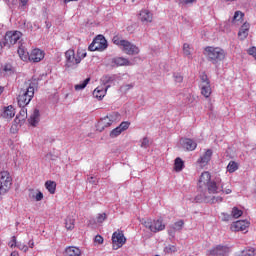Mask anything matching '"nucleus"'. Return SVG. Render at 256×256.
<instances>
[{"mask_svg":"<svg viewBox=\"0 0 256 256\" xmlns=\"http://www.w3.org/2000/svg\"><path fill=\"white\" fill-rule=\"evenodd\" d=\"M112 63H114L116 67H129V65H131V61L123 57L113 58Z\"/></svg>","mask_w":256,"mask_h":256,"instance_id":"22","label":"nucleus"},{"mask_svg":"<svg viewBox=\"0 0 256 256\" xmlns=\"http://www.w3.org/2000/svg\"><path fill=\"white\" fill-rule=\"evenodd\" d=\"M28 245H29L30 249H33V247H35V242L33 240H30L28 242Z\"/></svg>","mask_w":256,"mask_h":256,"instance_id":"54","label":"nucleus"},{"mask_svg":"<svg viewBox=\"0 0 256 256\" xmlns=\"http://www.w3.org/2000/svg\"><path fill=\"white\" fill-rule=\"evenodd\" d=\"M182 146L187 151H195L197 149V143L190 138L183 139Z\"/></svg>","mask_w":256,"mask_h":256,"instance_id":"21","label":"nucleus"},{"mask_svg":"<svg viewBox=\"0 0 256 256\" xmlns=\"http://www.w3.org/2000/svg\"><path fill=\"white\" fill-rule=\"evenodd\" d=\"M17 53L21 59V61H29V52L27 51V48H25V45L20 44L17 50Z\"/></svg>","mask_w":256,"mask_h":256,"instance_id":"24","label":"nucleus"},{"mask_svg":"<svg viewBox=\"0 0 256 256\" xmlns=\"http://www.w3.org/2000/svg\"><path fill=\"white\" fill-rule=\"evenodd\" d=\"M106 220H107V214L106 213L98 214V216L96 217L97 223H103Z\"/></svg>","mask_w":256,"mask_h":256,"instance_id":"39","label":"nucleus"},{"mask_svg":"<svg viewBox=\"0 0 256 256\" xmlns=\"http://www.w3.org/2000/svg\"><path fill=\"white\" fill-rule=\"evenodd\" d=\"M142 225L151 231V233H159V231H164L165 224H163V218L151 219L147 218L146 220H142Z\"/></svg>","mask_w":256,"mask_h":256,"instance_id":"7","label":"nucleus"},{"mask_svg":"<svg viewBox=\"0 0 256 256\" xmlns=\"http://www.w3.org/2000/svg\"><path fill=\"white\" fill-rule=\"evenodd\" d=\"M250 27H251L250 24L247 23V22H245L241 26V28H240V30L238 32V37H239V39H241V41H244V39H247V37L249 36V29H250Z\"/></svg>","mask_w":256,"mask_h":256,"instance_id":"20","label":"nucleus"},{"mask_svg":"<svg viewBox=\"0 0 256 256\" xmlns=\"http://www.w3.org/2000/svg\"><path fill=\"white\" fill-rule=\"evenodd\" d=\"M117 121H121V114H119V112H112L99 120L96 126L97 131L100 133L105 131L107 127H111V125L117 123Z\"/></svg>","mask_w":256,"mask_h":256,"instance_id":"5","label":"nucleus"},{"mask_svg":"<svg viewBox=\"0 0 256 256\" xmlns=\"http://www.w3.org/2000/svg\"><path fill=\"white\" fill-rule=\"evenodd\" d=\"M21 37H23V33L20 31H8L5 34V41L8 44V49L11 47V45H15L18 41H20Z\"/></svg>","mask_w":256,"mask_h":256,"instance_id":"10","label":"nucleus"},{"mask_svg":"<svg viewBox=\"0 0 256 256\" xmlns=\"http://www.w3.org/2000/svg\"><path fill=\"white\" fill-rule=\"evenodd\" d=\"M67 256H81V249L75 246H69L65 249Z\"/></svg>","mask_w":256,"mask_h":256,"instance_id":"27","label":"nucleus"},{"mask_svg":"<svg viewBox=\"0 0 256 256\" xmlns=\"http://www.w3.org/2000/svg\"><path fill=\"white\" fill-rule=\"evenodd\" d=\"M138 19L144 24L153 23V13L147 9H143L140 11Z\"/></svg>","mask_w":256,"mask_h":256,"instance_id":"17","label":"nucleus"},{"mask_svg":"<svg viewBox=\"0 0 256 256\" xmlns=\"http://www.w3.org/2000/svg\"><path fill=\"white\" fill-rule=\"evenodd\" d=\"M200 91L203 97L209 99V97H211V93H213V90L211 89V83L204 82L203 84H200Z\"/></svg>","mask_w":256,"mask_h":256,"instance_id":"19","label":"nucleus"},{"mask_svg":"<svg viewBox=\"0 0 256 256\" xmlns=\"http://www.w3.org/2000/svg\"><path fill=\"white\" fill-rule=\"evenodd\" d=\"M17 245V237L12 236L11 241L8 243V246L10 247V249H13L17 247Z\"/></svg>","mask_w":256,"mask_h":256,"instance_id":"40","label":"nucleus"},{"mask_svg":"<svg viewBox=\"0 0 256 256\" xmlns=\"http://www.w3.org/2000/svg\"><path fill=\"white\" fill-rule=\"evenodd\" d=\"M129 89H133L132 84H125V85L120 87V90L123 91L124 93H126V91H129Z\"/></svg>","mask_w":256,"mask_h":256,"instance_id":"48","label":"nucleus"},{"mask_svg":"<svg viewBox=\"0 0 256 256\" xmlns=\"http://www.w3.org/2000/svg\"><path fill=\"white\" fill-rule=\"evenodd\" d=\"M195 1L197 0H179V3H181V5H193Z\"/></svg>","mask_w":256,"mask_h":256,"instance_id":"49","label":"nucleus"},{"mask_svg":"<svg viewBox=\"0 0 256 256\" xmlns=\"http://www.w3.org/2000/svg\"><path fill=\"white\" fill-rule=\"evenodd\" d=\"M33 97H35V84L28 83L26 84V87L22 89L18 95L17 101L19 107H27V105L31 103Z\"/></svg>","mask_w":256,"mask_h":256,"instance_id":"3","label":"nucleus"},{"mask_svg":"<svg viewBox=\"0 0 256 256\" xmlns=\"http://www.w3.org/2000/svg\"><path fill=\"white\" fill-rule=\"evenodd\" d=\"M243 17H245V14L241 11H236L234 13L233 19H232V24L233 25H241L243 23Z\"/></svg>","mask_w":256,"mask_h":256,"instance_id":"28","label":"nucleus"},{"mask_svg":"<svg viewBox=\"0 0 256 256\" xmlns=\"http://www.w3.org/2000/svg\"><path fill=\"white\" fill-rule=\"evenodd\" d=\"M45 59V52L41 49L35 48L31 51L28 61L32 63H39Z\"/></svg>","mask_w":256,"mask_h":256,"instance_id":"14","label":"nucleus"},{"mask_svg":"<svg viewBox=\"0 0 256 256\" xmlns=\"http://www.w3.org/2000/svg\"><path fill=\"white\" fill-rule=\"evenodd\" d=\"M10 256H19V252L13 251V252L10 254Z\"/></svg>","mask_w":256,"mask_h":256,"instance_id":"57","label":"nucleus"},{"mask_svg":"<svg viewBox=\"0 0 256 256\" xmlns=\"http://www.w3.org/2000/svg\"><path fill=\"white\" fill-rule=\"evenodd\" d=\"M112 42L114 45H117V47H121L126 55H139V47L135 44H131L128 40H123L119 35L114 36Z\"/></svg>","mask_w":256,"mask_h":256,"instance_id":"4","label":"nucleus"},{"mask_svg":"<svg viewBox=\"0 0 256 256\" xmlns=\"http://www.w3.org/2000/svg\"><path fill=\"white\" fill-rule=\"evenodd\" d=\"M15 113H16L15 106L13 105L3 106L0 109V117L5 121H11V119L15 117Z\"/></svg>","mask_w":256,"mask_h":256,"instance_id":"12","label":"nucleus"},{"mask_svg":"<svg viewBox=\"0 0 256 256\" xmlns=\"http://www.w3.org/2000/svg\"><path fill=\"white\" fill-rule=\"evenodd\" d=\"M243 215V210L237 208V207H233L232 208V212H231V216L234 219H239V217H241Z\"/></svg>","mask_w":256,"mask_h":256,"instance_id":"35","label":"nucleus"},{"mask_svg":"<svg viewBox=\"0 0 256 256\" xmlns=\"http://www.w3.org/2000/svg\"><path fill=\"white\" fill-rule=\"evenodd\" d=\"M94 241L98 243V245H103V237L101 235H96Z\"/></svg>","mask_w":256,"mask_h":256,"instance_id":"50","label":"nucleus"},{"mask_svg":"<svg viewBox=\"0 0 256 256\" xmlns=\"http://www.w3.org/2000/svg\"><path fill=\"white\" fill-rule=\"evenodd\" d=\"M107 89L108 87L98 86L93 92L94 97H96V99H103V97L107 95Z\"/></svg>","mask_w":256,"mask_h":256,"instance_id":"25","label":"nucleus"},{"mask_svg":"<svg viewBox=\"0 0 256 256\" xmlns=\"http://www.w3.org/2000/svg\"><path fill=\"white\" fill-rule=\"evenodd\" d=\"M204 55L210 63L217 65L221 61H225L227 52L221 47L207 46L204 48Z\"/></svg>","mask_w":256,"mask_h":256,"instance_id":"2","label":"nucleus"},{"mask_svg":"<svg viewBox=\"0 0 256 256\" xmlns=\"http://www.w3.org/2000/svg\"><path fill=\"white\" fill-rule=\"evenodd\" d=\"M2 71L3 73H6V75H11V73H13V66L10 63L5 64Z\"/></svg>","mask_w":256,"mask_h":256,"instance_id":"36","label":"nucleus"},{"mask_svg":"<svg viewBox=\"0 0 256 256\" xmlns=\"http://www.w3.org/2000/svg\"><path fill=\"white\" fill-rule=\"evenodd\" d=\"M32 199H35V201H43V194L41 191H39L36 195H29Z\"/></svg>","mask_w":256,"mask_h":256,"instance_id":"42","label":"nucleus"},{"mask_svg":"<svg viewBox=\"0 0 256 256\" xmlns=\"http://www.w3.org/2000/svg\"><path fill=\"white\" fill-rule=\"evenodd\" d=\"M102 81H103V83H111V81H113V77H111V76H104L102 78Z\"/></svg>","mask_w":256,"mask_h":256,"instance_id":"52","label":"nucleus"},{"mask_svg":"<svg viewBox=\"0 0 256 256\" xmlns=\"http://www.w3.org/2000/svg\"><path fill=\"white\" fill-rule=\"evenodd\" d=\"M20 1V7L23 9L24 7H27V4L29 3V0H19Z\"/></svg>","mask_w":256,"mask_h":256,"instance_id":"53","label":"nucleus"},{"mask_svg":"<svg viewBox=\"0 0 256 256\" xmlns=\"http://www.w3.org/2000/svg\"><path fill=\"white\" fill-rule=\"evenodd\" d=\"M200 185H205L207 193H203L201 196H196L197 202L204 203H223L222 196H215L218 193H224V195H231L233 190L229 186L225 187L221 178H217L216 180H211V173L209 171H205L201 174L199 179Z\"/></svg>","mask_w":256,"mask_h":256,"instance_id":"1","label":"nucleus"},{"mask_svg":"<svg viewBox=\"0 0 256 256\" xmlns=\"http://www.w3.org/2000/svg\"><path fill=\"white\" fill-rule=\"evenodd\" d=\"M200 85H204V83H211V81H209V78L207 77V74L203 73L202 75H200Z\"/></svg>","mask_w":256,"mask_h":256,"instance_id":"41","label":"nucleus"},{"mask_svg":"<svg viewBox=\"0 0 256 256\" xmlns=\"http://www.w3.org/2000/svg\"><path fill=\"white\" fill-rule=\"evenodd\" d=\"M167 253H176L177 247L175 245H170L165 248Z\"/></svg>","mask_w":256,"mask_h":256,"instance_id":"47","label":"nucleus"},{"mask_svg":"<svg viewBox=\"0 0 256 256\" xmlns=\"http://www.w3.org/2000/svg\"><path fill=\"white\" fill-rule=\"evenodd\" d=\"M239 169V164L235 161H230L229 164L227 165V171L228 173H235Z\"/></svg>","mask_w":256,"mask_h":256,"instance_id":"31","label":"nucleus"},{"mask_svg":"<svg viewBox=\"0 0 256 256\" xmlns=\"http://www.w3.org/2000/svg\"><path fill=\"white\" fill-rule=\"evenodd\" d=\"M127 243V238L125 237V234L123 233V230H116L112 234V249L114 251H117V249H121L123 245Z\"/></svg>","mask_w":256,"mask_h":256,"instance_id":"9","label":"nucleus"},{"mask_svg":"<svg viewBox=\"0 0 256 256\" xmlns=\"http://www.w3.org/2000/svg\"><path fill=\"white\" fill-rule=\"evenodd\" d=\"M3 47H9V44L5 38L0 42V55H3Z\"/></svg>","mask_w":256,"mask_h":256,"instance_id":"46","label":"nucleus"},{"mask_svg":"<svg viewBox=\"0 0 256 256\" xmlns=\"http://www.w3.org/2000/svg\"><path fill=\"white\" fill-rule=\"evenodd\" d=\"M173 79L175 83H181L183 81V75L179 72L173 73Z\"/></svg>","mask_w":256,"mask_h":256,"instance_id":"38","label":"nucleus"},{"mask_svg":"<svg viewBox=\"0 0 256 256\" xmlns=\"http://www.w3.org/2000/svg\"><path fill=\"white\" fill-rule=\"evenodd\" d=\"M109 47L107 44V39L103 35H97L92 43L89 45V51H105Z\"/></svg>","mask_w":256,"mask_h":256,"instance_id":"8","label":"nucleus"},{"mask_svg":"<svg viewBox=\"0 0 256 256\" xmlns=\"http://www.w3.org/2000/svg\"><path fill=\"white\" fill-rule=\"evenodd\" d=\"M223 215H224V221H229V219H231V216L227 214H223Z\"/></svg>","mask_w":256,"mask_h":256,"instance_id":"55","label":"nucleus"},{"mask_svg":"<svg viewBox=\"0 0 256 256\" xmlns=\"http://www.w3.org/2000/svg\"><path fill=\"white\" fill-rule=\"evenodd\" d=\"M185 167V162L180 157H177L174 161V170L179 173L180 171H183V168Z\"/></svg>","mask_w":256,"mask_h":256,"instance_id":"29","label":"nucleus"},{"mask_svg":"<svg viewBox=\"0 0 256 256\" xmlns=\"http://www.w3.org/2000/svg\"><path fill=\"white\" fill-rule=\"evenodd\" d=\"M229 251H230L229 247L218 245L208 250L207 255L208 256H225V255H229Z\"/></svg>","mask_w":256,"mask_h":256,"instance_id":"13","label":"nucleus"},{"mask_svg":"<svg viewBox=\"0 0 256 256\" xmlns=\"http://www.w3.org/2000/svg\"><path fill=\"white\" fill-rule=\"evenodd\" d=\"M39 117H40L39 109H35L28 119L29 125H31V127H37V125L39 124V120H40Z\"/></svg>","mask_w":256,"mask_h":256,"instance_id":"23","label":"nucleus"},{"mask_svg":"<svg viewBox=\"0 0 256 256\" xmlns=\"http://www.w3.org/2000/svg\"><path fill=\"white\" fill-rule=\"evenodd\" d=\"M87 57V51L83 48H78L77 50V54H76V58L80 59V63L81 61H83V59H85Z\"/></svg>","mask_w":256,"mask_h":256,"instance_id":"33","label":"nucleus"},{"mask_svg":"<svg viewBox=\"0 0 256 256\" xmlns=\"http://www.w3.org/2000/svg\"><path fill=\"white\" fill-rule=\"evenodd\" d=\"M130 125H131L130 122H127V121L121 122V124L118 127L114 128L110 132L111 139H115V137H119L122 131H127V129H129Z\"/></svg>","mask_w":256,"mask_h":256,"instance_id":"15","label":"nucleus"},{"mask_svg":"<svg viewBox=\"0 0 256 256\" xmlns=\"http://www.w3.org/2000/svg\"><path fill=\"white\" fill-rule=\"evenodd\" d=\"M248 55H251L252 57H254V59H256V47L252 46L247 50Z\"/></svg>","mask_w":256,"mask_h":256,"instance_id":"45","label":"nucleus"},{"mask_svg":"<svg viewBox=\"0 0 256 256\" xmlns=\"http://www.w3.org/2000/svg\"><path fill=\"white\" fill-rule=\"evenodd\" d=\"M184 225H185V222L183 220H179V221L175 222V224H174L175 229H177L178 231H181V229H183Z\"/></svg>","mask_w":256,"mask_h":256,"instance_id":"44","label":"nucleus"},{"mask_svg":"<svg viewBox=\"0 0 256 256\" xmlns=\"http://www.w3.org/2000/svg\"><path fill=\"white\" fill-rule=\"evenodd\" d=\"M89 81H91V78H86L82 83L75 85V91H81L82 89H85L87 85H89Z\"/></svg>","mask_w":256,"mask_h":256,"instance_id":"32","label":"nucleus"},{"mask_svg":"<svg viewBox=\"0 0 256 256\" xmlns=\"http://www.w3.org/2000/svg\"><path fill=\"white\" fill-rule=\"evenodd\" d=\"M249 229V222L245 220H238L231 225V231H247Z\"/></svg>","mask_w":256,"mask_h":256,"instance_id":"18","label":"nucleus"},{"mask_svg":"<svg viewBox=\"0 0 256 256\" xmlns=\"http://www.w3.org/2000/svg\"><path fill=\"white\" fill-rule=\"evenodd\" d=\"M212 157H213V150L207 149L205 153L202 156H200L197 162L199 163L200 167H207Z\"/></svg>","mask_w":256,"mask_h":256,"instance_id":"16","label":"nucleus"},{"mask_svg":"<svg viewBox=\"0 0 256 256\" xmlns=\"http://www.w3.org/2000/svg\"><path fill=\"white\" fill-rule=\"evenodd\" d=\"M66 58V67H75V65H79L81 63V59L77 58L75 55V50L69 49L65 52Z\"/></svg>","mask_w":256,"mask_h":256,"instance_id":"11","label":"nucleus"},{"mask_svg":"<svg viewBox=\"0 0 256 256\" xmlns=\"http://www.w3.org/2000/svg\"><path fill=\"white\" fill-rule=\"evenodd\" d=\"M3 91H5V88L0 86V95H1V93H3Z\"/></svg>","mask_w":256,"mask_h":256,"instance_id":"58","label":"nucleus"},{"mask_svg":"<svg viewBox=\"0 0 256 256\" xmlns=\"http://www.w3.org/2000/svg\"><path fill=\"white\" fill-rule=\"evenodd\" d=\"M141 147H144L145 149H147V147H149V138H147V137L143 138Z\"/></svg>","mask_w":256,"mask_h":256,"instance_id":"51","label":"nucleus"},{"mask_svg":"<svg viewBox=\"0 0 256 256\" xmlns=\"http://www.w3.org/2000/svg\"><path fill=\"white\" fill-rule=\"evenodd\" d=\"M20 115H27V110H25V109H22L21 111H20Z\"/></svg>","mask_w":256,"mask_h":256,"instance_id":"56","label":"nucleus"},{"mask_svg":"<svg viewBox=\"0 0 256 256\" xmlns=\"http://www.w3.org/2000/svg\"><path fill=\"white\" fill-rule=\"evenodd\" d=\"M237 256H255V250L253 248H246L242 250Z\"/></svg>","mask_w":256,"mask_h":256,"instance_id":"34","label":"nucleus"},{"mask_svg":"<svg viewBox=\"0 0 256 256\" xmlns=\"http://www.w3.org/2000/svg\"><path fill=\"white\" fill-rule=\"evenodd\" d=\"M65 227L67 231H73V229H75V218H73V216H68L66 218Z\"/></svg>","mask_w":256,"mask_h":256,"instance_id":"30","label":"nucleus"},{"mask_svg":"<svg viewBox=\"0 0 256 256\" xmlns=\"http://www.w3.org/2000/svg\"><path fill=\"white\" fill-rule=\"evenodd\" d=\"M13 187V176L9 171L4 170L0 172V197L1 195H7Z\"/></svg>","mask_w":256,"mask_h":256,"instance_id":"6","label":"nucleus"},{"mask_svg":"<svg viewBox=\"0 0 256 256\" xmlns=\"http://www.w3.org/2000/svg\"><path fill=\"white\" fill-rule=\"evenodd\" d=\"M45 188L50 195H55V192L57 191V183L55 181L48 180L45 182Z\"/></svg>","mask_w":256,"mask_h":256,"instance_id":"26","label":"nucleus"},{"mask_svg":"<svg viewBox=\"0 0 256 256\" xmlns=\"http://www.w3.org/2000/svg\"><path fill=\"white\" fill-rule=\"evenodd\" d=\"M20 251L27 253L29 251V247L23 243H18L17 246Z\"/></svg>","mask_w":256,"mask_h":256,"instance_id":"43","label":"nucleus"},{"mask_svg":"<svg viewBox=\"0 0 256 256\" xmlns=\"http://www.w3.org/2000/svg\"><path fill=\"white\" fill-rule=\"evenodd\" d=\"M183 53L186 57H191V46L187 43L183 45Z\"/></svg>","mask_w":256,"mask_h":256,"instance_id":"37","label":"nucleus"}]
</instances>
